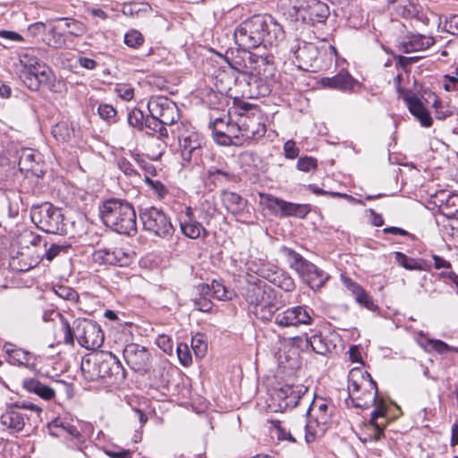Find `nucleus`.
Returning a JSON list of instances; mask_svg holds the SVG:
<instances>
[{"mask_svg":"<svg viewBox=\"0 0 458 458\" xmlns=\"http://www.w3.org/2000/svg\"><path fill=\"white\" fill-rule=\"evenodd\" d=\"M72 245L69 243H51L49 246L47 245L44 248L45 252L41 257V259H46L47 261H52L55 258L68 254Z\"/></svg>","mask_w":458,"mask_h":458,"instance_id":"obj_38","label":"nucleus"},{"mask_svg":"<svg viewBox=\"0 0 458 458\" xmlns=\"http://www.w3.org/2000/svg\"><path fill=\"white\" fill-rule=\"evenodd\" d=\"M209 128L216 143L222 146L241 145L242 143L240 119L231 123L225 118H216Z\"/></svg>","mask_w":458,"mask_h":458,"instance_id":"obj_12","label":"nucleus"},{"mask_svg":"<svg viewBox=\"0 0 458 458\" xmlns=\"http://www.w3.org/2000/svg\"><path fill=\"white\" fill-rule=\"evenodd\" d=\"M280 253L285 257L289 267L293 269L311 289H320L329 279L327 273L304 259L293 249L283 246L280 248Z\"/></svg>","mask_w":458,"mask_h":458,"instance_id":"obj_7","label":"nucleus"},{"mask_svg":"<svg viewBox=\"0 0 458 458\" xmlns=\"http://www.w3.org/2000/svg\"><path fill=\"white\" fill-rule=\"evenodd\" d=\"M51 133L56 140L67 142L72 139L73 130L66 122H60L52 127Z\"/></svg>","mask_w":458,"mask_h":458,"instance_id":"obj_40","label":"nucleus"},{"mask_svg":"<svg viewBox=\"0 0 458 458\" xmlns=\"http://www.w3.org/2000/svg\"><path fill=\"white\" fill-rule=\"evenodd\" d=\"M140 218L144 230L155 236L170 239L174 233L170 217L162 209L146 208L140 210Z\"/></svg>","mask_w":458,"mask_h":458,"instance_id":"obj_10","label":"nucleus"},{"mask_svg":"<svg viewBox=\"0 0 458 458\" xmlns=\"http://www.w3.org/2000/svg\"><path fill=\"white\" fill-rule=\"evenodd\" d=\"M58 21H64L63 30L70 35L80 37L86 32L84 24L77 20L71 18H59Z\"/></svg>","mask_w":458,"mask_h":458,"instance_id":"obj_42","label":"nucleus"},{"mask_svg":"<svg viewBox=\"0 0 458 458\" xmlns=\"http://www.w3.org/2000/svg\"><path fill=\"white\" fill-rule=\"evenodd\" d=\"M213 289V296L218 300L225 301L228 300L231 297L228 295V292L225 289V285L222 284L214 281L212 284Z\"/></svg>","mask_w":458,"mask_h":458,"instance_id":"obj_64","label":"nucleus"},{"mask_svg":"<svg viewBox=\"0 0 458 458\" xmlns=\"http://www.w3.org/2000/svg\"><path fill=\"white\" fill-rule=\"evenodd\" d=\"M99 215L103 224L120 234L137 231L136 213L125 199L111 198L101 202Z\"/></svg>","mask_w":458,"mask_h":458,"instance_id":"obj_2","label":"nucleus"},{"mask_svg":"<svg viewBox=\"0 0 458 458\" xmlns=\"http://www.w3.org/2000/svg\"><path fill=\"white\" fill-rule=\"evenodd\" d=\"M180 230L185 237L192 240L206 238L208 235L207 229L197 219L180 221Z\"/></svg>","mask_w":458,"mask_h":458,"instance_id":"obj_31","label":"nucleus"},{"mask_svg":"<svg viewBox=\"0 0 458 458\" xmlns=\"http://www.w3.org/2000/svg\"><path fill=\"white\" fill-rule=\"evenodd\" d=\"M81 371L89 381L114 377L124 379L125 372L118 360L110 352H98L84 358L81 361Z\"/></svg>","mask_w":458,"mask_h":458,"instance_id":"obj_3","label":"nucleus"},{"mask_svg":"<svg viewBox=\"0 0 458 458\" xmlns=\"http://www.w3.org/2000/svg\"><path fill=\"white\" fill-rule=\"evenodd\" d=\"M242 296L248 304L249 310L259 319L269 321L274 317L277 308L274 303V291L263 282L248 283L243 288Z\"/></svg>","mask_w":458,"mask_h":458,"instance_id":"obj_5","label":"nucleus"},{"mask_svg":"<svg viewBox=\"0 0 458 458\" xmlns=\"http://www.w3.org/2000/svg\"><path fill=\"white\" fill-rule=\"evenodd\" d=\"M119 169L129 177H134L139 175L134 165L125 157H120L117 160Z\"/></svg>","mask_w":458,"mask_h":458,"instance_id":"obj_55","label":"nucleus"},{"mask_svg":"<svg viewBox=\"0 0 458 458\" xmlns=\"http://www.w3.org/2000/svg\"><path fill=\"white\" fill-rule=\"evenodd\" d=\"M250 59L253 60L255 63H257V65L259 68L264 65H270L273 66L274 64V55L270 53L266 55H255V54H250Z\"/></svg>","mask_w":458,"mask_h":458,"instance_id":"obj_58","label":"nucleus"},{"mask_svg":"<svg viewBox=\"0 0 458 458\" xmlns=\"http://www.w3.org/2000/svg\"><path fill=\"white\" fill-rule=\"evenodd\" d=\"M30 218L38 229L47 233H67L64 216L61 208L48 202L33 206L30 210Z\"/></svg>","mask_w":458,"mask_h":458,"instance_id":"obj_9","label":"nucleus"},{"mask_svg":"<svg viewBox=\"0 0 458 458\" xmlns=\"http://www.w3.org/2000/svg\"><path fill=\"white\" fill-rule=\"evenodd\" d=\"M117 95L125 101H130L134 97V89L131 86L122 84L115 89Z\"/></svg>","mask_w":458,"mask_h":458,"instance_id":"obj_63","label":"nucleus"},{"mask_svg":"<svg viewBox=\"0 0 458 458\" xmlns=\"http://www.w3.org/2000/svg\"><path fill=\"white\" fill-rule=\"evenodd\" d=\"M234 109L239 116L238 119H242V116L252 115L254 109H259V107L257 105L241 101L234 106Z\"/></svg>","mask_w":458,"mask_h":458,"instance_id":"obj_53","label":"nucleus"},{"mask_svg":"<svg viewBox=\"0 0 458 458\" xmlns=\"http://www.w3.org/2000/svg\"><path fill=\"white\" fill-rule=\"evenodd\" d=\"M145 182L158 195L159 198L162 199L166 195L167 190L160 181L152 180L146 176Z\"/></svg>","mask_w":458,"mask_h":458,"instance_id":"obj_59","label":"nucleus"},{"mask_svg":"<svg viewBox=\"0 0 458 458\" xmlns=\"http://www.w3.org/2000/svg\"><path fill=\"white\" fill-rule=\"evenodd\" d=\"M55 293L60 298L71 301H76L79 298L77 292L70 286L56 285L54 288Z\"/></svg>","mask_w":458,"mask_h":458,"instance_id":"obj_50","label":"nucleus"},{"mask_svg":"<svg viewBox=\"0 0 458 458\" xmlns=\"http://www.w3.org/2000/svg\"><path fill=\"white\" fill-rule=\"evenodd\" d=\"M240 126L242 140L260 139L267 131L260 109H254L252 115L242 116L240 119Z\"/></svg>","mask_w":458,"mask_h":458,"instance_id":"obj_19","label":"nucleus"},{"mask_svg":"<svg viewBox=\"0 0 458 458\" xmlns=\"http://www.w3.org/2000/svg\"><path fill=\"white\" fill-rule=\"evenodd\" d=\"M62 330L66 344L73 345L76 338L81 346L88 350H96L104 343V334L100 326L90 319H76L72 327L66 320H63Z\"/></svg>","mask_w":458,"mask_h":458,"instance_id":"obj_4","label":"nucleus"},{"mask_svg":"<svg viewBox=\"0 0 458 458\" xmlns=\"http://www.w3.org/2000/svg\"><path fill=\"white\" fill-rule=\"evenodd\" d=\"M314 311L307 306H294L275 313V323L281 327L309 326L314 321Z\"/></svg>","mask_w":458,"mask_h":458,"instance_id":"obj_16","label":"nucleus"},{"mask_svg":"<svg viewBox=\"0 0 458 458\" xmlns=\"http://www.w3.org/2000/svg\"><path fill=\"white\" fill-rule=\"evenodd\" d=\"M296 168L305 173L315 171L318 168V160L313 157L308 156L300 157L296 163Z\"/></svg>","mask_w":458,"mask_h":458,"instance_id":"obj_48","label":"nucleus"},{"mask_svg":"<svg viewBox=\"0 0 458 458\" xmlns=\"http://www.w3.org/2000/svg\"><path fill=\"white\" fill-rule=\"evenodd\" d=\"M194 308L202 312H208L212 309V301L205 297L199 296L192 300Z\"/></svg>","mask_w":458,"mask_h":458,"instance_id":"obj_60","label":"nucleus"},{"mask_svg":"<svg viewBox=\"0 0 458 458\" xmlns=\"http://www.w3.org/2000/svg\"><path fill=\"white\" fill-rule=\"evenodd\" d=\"M273 272L276 273V283H274L275 284H277L285 292H291L294 289V282L290 276H284V273L279 271L276 267H275Z\"/></svg>","mask_w":458,"mask_h":458,"instance_id":"obj_49","label":"nucleus"},{"mask_svg":"<svg viewBox=\"0 0 458 458\" xmlns=\"http://www.w3.org/2000/svg\"><path fill=\"white\" fill-rule=\"evenodd\" d=\"M19 61L22 66L20 78L30 90H38L41 85H51L53 72L48 66L38 61L33 49L20 53Z\"/></svg>","mask_w":458,"mask_h":458,"instance_id":"obj_6","label":"nucleus"},{"mask_svg":"<svg viewBox=\"0 0 458 458\" xmlns=\"http://www.w3.org/2000/svg\"><path fill=\"white\" fill-rule=\"evenodd\" d=\"M123 355L127 365L134 371L147 372L150 366V353L138 344L131 343L124 346Z\"/></svg>","mask_w":458,"mask_h":458,"instance_id":"obj_18","label":"nucleus"},{"mask_svg":"<svg viewBox=\"0 0 458 458\" xmlns=\"http://www.w3.org/2000/svg\"><path fill=\"white\" fill-rule=\"evenodd\" d=\"M270 422L273 432L279 441L293 444L304 438L307 443H310L315 438L312 433L307 432L308 426L304 420L291 424H285L278 420H272Z\"/></svg>","mask_w":458,"mask_h":458,"instance_id":"obj_11","label":"nucleus"},{"mask_svg":"<svg viewBox=\"0 0 458 458\" xmlns=\"http://www.w3.org/2000/svg\"><path fill=\"white\" fill-rule=\"evenodd\" d=\"M395 259L397 263L407 270H423V261L410 258L402 252H395Z\"/></svg>","mask_w":458,"mask_h":458,"instance_id":"obj_41","label":"nucleus"},{"mask_svg":"<svg viewBox=\"0 0 458 458\" xmlns=\"http://www.w3.org/2000/svg\"><path fill=\"white\" fill-rule=\"evenodd\" d=\"M22 386L26 391L36 394L40 398L47 401L52 400L55 396V391L52 387L42 384L38 379L34 377L24 378Z\"/></svg>","mask_w":458,"mask_h":458,"instance_id":"obj_29","label":"nucleus"},{"mask_svg":"<svg viewBox=\"0 0 458 458\" xmlns=\"http://www.w3.org/2000/svg\"><path fill=\"white\" fill-rule=\"evenodd\" d=\"M405 101L409 111L420 121V124L424 127H430L432 118L422 102L416 96H408L405 98Z\"/></svg>","mask_w":458,"mask_h":458,"instance_id":"obj_28","label":"nucleus"},{"mask_svg":"<svg viewBox=\"0 0 458 458\" xmlns=\"http://www.w3.org/2000/svg\"><path fill=\"white\" fill-rule=\"evenodd\" d=\"M390 3H395V12L398 15L405 19L416 17L420 13L418 0H388Z\"/></svg>","mask_w":458,"mask_h":458,"instance_id":"obj_33","label":"nucleus"},{"mask_svg":"<svg viewBox=\"0 0 458 458\" xmlns=\"http://www.w3.org/2000/svg\"><path fill=\"white\" fill-rule=\"evenodd\" d=\"M207 175L208 180L215 184H223L234 180V174L228 169L226 165L210 166L207 170Z\"/></svg>","mask_w":458,"mask_h":458,"instance_id":"obj_32","label":"nucleus"},{"mask_svg":"<svg viewBox=\"0 0 458 458\" xmlns=\"http://www.w3.org/2000/svg\"><path fill=\"white\" fill-rule=\"evenodd\" d=\"M171 133L179 141L183 165H198L201 161L203 138L190 124L181 123Z\"/></svg>","mask_w":458,"mask_h":458,"instance_id":"obj_8","label":"nucleus"},{"mask_svg":"<svg viewBox=\"0 0 458 458\" xmlns=\"http://www.w3.org/2000/svg\"><path fill=\"white\" fill-rule=\"evenodd\" d=\"M306 344L318 354L326 355L335 347V344L322 335H314L311 337H306Z\"/></svg>","mask_w":458,"mask_h":458,"instance_id":"obj_36","label":"nucleus"},{"mask_svg":"<svg viewBox=\"0 0 458 458\" xmlns=\"http://www.w3.org/2000/svg\"><path fill=\"white\" fill-rule=\"evenodd\" d=\"M306 392L307 388L304 386L285 385L274 390L268 406L275 412L293 408Z\"/></svg>","mask_w":458,"mask_h":458,"instance_id":"obj_14","label":"nucleus"},{"mask_svg":"<svg viewBox=\"0 0 458 458\" xmlns=\"http://www.w3.org/2000/svg\"><path fill=\"white\" fill-rule=\"evenodd\" d=\"M98 113L99 116L106 120L108 122H114V117L116 115V110L108 104H101L98 106Z\"/></svg>","mask_w":458,"mask_h":458,"instance_id":"obj_57","label":"nucleus"},{"mask_svg":"<svg viewBox=\"0 0 458 458\" xmlns=\"http://www.w3.org/2000/svg\"><path fill=\"white\" fill-rule=\"evenodd\" d=\"M191 348L197 358H202L205 356L208 349V345L203 339V335H197L191 339Z\"/></svg>","mask_w":458,"mask_h":458,"instance_id":"obj_51","label":"nucleus"},{"mask_svg":"<svg viewBox=\"0 0 458 458\" xmlns=\"http://www.w3.org/2000/svg\"><path fill=\"white\" fill-rule=\"evenodd\" d=\"M435 106V115L437 119L444 120L446 117L452 115L453 111L450 109L449 106H444L441 102L435 100L434 102Z\"/></svg>","mask_w":458,"mask_h":458,"instance_id":"obj_61","label":"nucleus"},{"mask_svg":"<svg viewBox=\"0 0 458 458\" xmlns=\"http://www.w3.org/2000/svg\"><path fill=\"white\" fill-rule=\"evenodd\" d=\"M295 13H300L304 21L312 23H323L329 15V8L327 4L318 0H308L305 6H293Z\"/></svg>","mask_w":458,"mask_h":458,"instance_id":"obj_21","label":"nucleus"},{"mask_svg":"<svg viewBox=\"0 0 458 458\" xmlns=\"http://www.w3.org/2000/svg\"><path fill=\"white\" fill-rule=\"evenodd\" d=\"M0 422L15 431H21L25 425L23 414L16 410H10L2 414Z\"/></svg>","mask_w":458,"mask_h":458,"instance_id":"obj_35","label":"nucleus"},{"mask_svg":"<svg viewBox=\"0 0 458 458\" xmlns=\"http://www.w3.org/2000/svg\"><path fill=\"white\" fill-rule=\"evenodd\" d=\"M58 26H53L43 38V41L50 47L63 48L66 45L64 34L59 31Z\"/></svg>","mask_w":458,"mask_h":458,"instance_id":"obj_37","label":"nucleus"},{"mask_svg":"<svg viewBox=\"0 0 458 458\" xmlns=\"http://www.w3.org/2000/svg\"><path fill=\"white\" fill-rule=\"evenodd\" d=\"M179 362L183 367H189L192 363V357L189 346L184 343H179L176 347Z\"/></svg>","mask_w":458,"mask_h":458,"instance_id":"obj_46","label":"nucleus"},{"mask_svg":"<svg viewBox=\"0 0 458 458\" xmlns=\"http://www.w3.org/2000/svg\"><path fill=\"white\" fill-rule=\"evenodd\" d=\"M284 38V30L271 15L255 14L234 30L236 44L244 49L275 47Z\"/></svg>","mask_w":458,"mask_h":458,"instance_id":"obj_1","label":"nucleus"},{"mask_svg":"<svg viewBox=\"0 0 458 458\" xmlns=\"http://www.w3.org/2000/svg\"><path fill=\"white\" fill-rule=\"evenodd\" d=\"M6 200L8 201L9 216L14 217L19 213V202H21V196L14 191H10L5 194Z\"/></svg>","mask_w":458,"mask_h":458,"instance_id":"obj_45","label":"nucleus"},{"mask_svg":"<svg viewBox=\"0 0 458 458\" xmlns=\"http://www.w3.org/2000/svg\"><path fill=\"white\" fill-rule=\"evenodd\" d=\"M145 120L143 112L139 108H133L128 113L127 122L132 127L142 129L145 125Z\"/></svg>","mask_w":458,"mask_h":458,"instance_id":"obj_44","label":"nucleus"},{"mask_svg":"<svg viewBox=\"0 0 458 458\" xmlns=\"http://www.w3.org/2000/svg\"><path fill=\"white\" fill-rule=\"evenodd\" d=\"M434 44L435 39L431 36H425L419 33H409L403 38L400 42V47L404 53H411L426 50Z\"/></svg>","mask_w":458,"mask_h":458,"instance_id":"obj_22","label":"nucleus"},{"mask_svg":"<svg viewBox=\"0 0 458 458\" xmlns=\"http://www.w3.org/2000/svg\"><path fill=\"white\" fill-rule=\"evenodd\" d=\"M260 198L267 208L272 212L280 211L283 216L304 218L311 210L309 204L288 202L271 194H260Z\"/></svg>","mask_w":458,"mask_h":458,"instance_id":"obj_17","label":"nucleus"},{"mask_svg":"<svg viewBox=\"0 0 458 458\" xmlns=\"http://www.w3.org/2000/svg\"><path fill=\"white\" fill-rule=\"evenodd\" d=\"M284 152L286 158L294 159L299 156L300 149L294 140H289L284 144Z\"/></svg>","mask_w":458,"mask_h":458,"instance_id":"obj_62","label":"nucleus"},{"mask_svg":"<svg viewBox=\"0 0 458 458\" xmlns=\"http://www.w3.org/2000/svg\"><path fill=\"white\" fill-rule=\"evenodd\" d=\"M245 267L248 272L254 273L269 282L276 283V273L273 272L275 266L267 263L266 259L250 254L245 262Z\"/></svg>","mask_w":458,"mask_h":458,"instance_id":"obj_23","label":"nucleus"},{"mask_svg":"<svg viewBox=\"0 0 458 458\" xmlns=\"http://www.w3.org/2000/svg\"><path fill=\"white\" fill-rule=\"evenodd\" d=\"M355 301L361 306H364L369 310H376L377 309V305L374 303L372 297L363 290L358 296L355 298Z\"/></svg>","mask_w":458,"mask_h":458,"instance_id":"obj_56","label":"nucleus"},{"mask_svg":"<svg viewBox=\"0 0 458 458\" xmlns=\"http://www.w3.org/2000/svg\"><path fill=\"white\" fill-rule=\"evenodd\" d=\"M364 383L368 387L360 394L353 397V405L361 409H368L374 406L377 401V387L376 382L371 378L369 373L363 377Z\"/></svg>","mask_w":458,"mask_h":458,"instance_id":"obj_24","label":"nucleus"},{"mask_svg":"<svg viewBox=\"0 0 458 458\" xmlns=\"http://www.w3.org/2000/svg\"><path fill=\"white\" fill-rule=\"evenodd\" d=\"M4 350L9 357V362L13 365H23L29 361V353L22 349L15 348L12 344H5Z\"/></svg>","mask_w":458,"mask_h":458,"instance_id":"obj_39","label":"nucleus"},{"mask_svg":"<svg viewBox=\"0 0 458 458\" xmlns=\"http://www.w3.org/2000/svg\"><path fill=\"white\" fill-rule=\"evenodd\" d=\"M234 109L239 116L238 119H242V116L252 115L254 109H259V107L257 105L241 101L234 106Z\"/></svg>","mask_w":458,"mask_h":458,"instance_id":"obj_54","label":"nucleus"},{"mask_svg":"<svg viewBox=\"0 0 458 458\" xmlns=\"http://www.w3.org/2000/svg\"><path fill=\"white\" fill-rule=\"evenodd\" d=\"M144 126L151 129L155 133H157V138L160 140L165 141V140L168 138V130L166 129L165 124H163V123L158 119L154 118L152 115L150 118H146Z\"/></svg>","mask_w":458,"mask_h":458,"instance_id":"obj_43","label":"nucleus"},{"mask_svg":"<svg viewBox=\"0 0 458 458\" xmlns=\"http://www.w3.org/2000/svg\"><path fill=\"white\" fill-rule=\"evenodd\" d=\"M93 260L100 265L127 266L131 259L130 252L119 247H107L96 250L92 254Z\"/></svg>","mask_w":458,"mask_h":458,"instance_id":"obj_20","label":"nucleus"},{"mask_svg":"<svg viewBox=\"0 0 458 458\" xmlns=\"http://www.w3.org/2000/svg\"><path fill=\"white\" fill-rule=\"evenodd\" d=\"M328 406L326 403H322L319 405H312L310 409V412L315 413L318 411V414L316 415V420L318 424H327L329 420L330 414L327 412Z\"/></svg>","mask_w":458,"mask_h":458,"instance_id":"obj_52","label":"nucleus"},{"mask_svg":"<svg viewBox=\"0 0 458 458\" xmlns=\"http://www.w3.org/2000/svg\"><path fill=\"white\" fill-rule=\"evenodd\" d=\"M440 209L447 217H454L458 214V194L442 193L439 197Z\"/></svg>","mask_w":458,"mask_h":458,"instance_id":"obj_34","label":"nucleus"},{"mask_svg":"<svg viewBox=\"0 0 458 458\" xmlns=\"http://www.w3.org/2000/svg\"><path fill=\"white\" fill-rule=\"evenodd\" d=\"M40 155L36 153L32 148L22 149L20 158L19 166L21 171L31 172L33 174L39 176L43 174L40 167Z\"/></svg>","mask_w":458,"mask_h":458,"instance_id":"obj_26","label":"nucleus"},{"mask_svg":"<svg viewBox=\"0 0 458 458\" xmlns=\"http://www.w3.org/2000/svg\"><path fill=\"white\" fill-rule=\"evenodd\" d=\"M221 200L225 209L234 216L242 214L248 204L240 194L226 190L221 191Z\"/></svg>","mask_w":458,"mask_h":458,"instance_id":"obj_27","label":"nucleus"},{"mask_svg":"<svg viewBox=\"0 0 458 458\" xmlns=\"http://www.w3.org/2000/svg\"><path fill=\"white\" fill-rule=\"evenodd\" d=\"M323 51L326 55H336V48L334 46H327L319 50L314 44L302 42L293 51L297 66L304 71H316L320 68L318 55Z\"/></svg>","mask_w":458,"mask_h":458,"instance_id":"obj_13","label":"nucleus"},{"mask_svg":"<svg viewBox=\"0 0 458 458\" xmlns=\"http://www.w3.org/2000/svg\"><path fill=\"white\" fill-rule=\"evenodd\" d=\"M386 414V408L385 404L381 402L377 408L372 411L371 418L369 420V425L373 428V435H370L369 437L374 441H379L384 436V428L385 421L378 422L379 419H384Z\"/></svg>","mask_w":458,"mask_h":458,"instance_id":"obj_30","label":"nucleus"},{"mask_svg":"<svg viewBox=\"0 0 458 458\" xmlns=\"http://www.w3.org/2000/svg\"><path fill=\"white\" fill-rule=\"evenodd\" d=\"M144 42L142 34L136 30H131L124 35V43L132 48L140 47Z\"/></svg>","mask_w":458,"mask_h":458,"instance_id":"obj_47","label":"nucleus"},{"mask_svg":"<svg viewBox=\"0 0 458 458\" xmlns=\"http://www.w3.org/2000/svg\"><path fill=\"white\" fill-rule=\"evenodd\" d=\"M148 109L154 118L163 124L174 125L180 119V112L176 104L166 97L151 98L148 103Z\"/></svg>","mask_w":458,"mask_h":458,"instance_id":"obj_15","label":"nucleus"},{"mask_svg":"<svg viewBox=\"0 0 458 458\" xmlns=\"http://www.w3.org/2000/svg\"><path fill=\"white\" fill-rule=\"evenodd\" d=\"M322 84L334 89L352 91L359 83L348 72L341 71L333 77L323 78Z\"/></svg>","mask_w":458,"mask_h":458,"instance_id":"obj_25","label":"nucleus"}]
</instances>
